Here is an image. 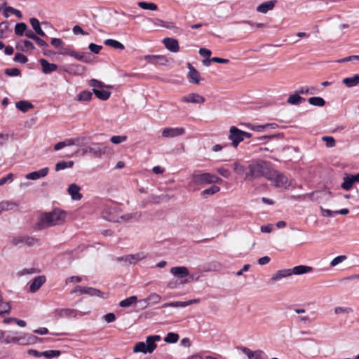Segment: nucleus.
I'll return each mask as SVG.
<instances>
[{
    "label": "nucleus",
    "instance_id": "2",
    "mask_svg": "<svg viewBox=\"0 0 359 359\" xmlns=\"http://www.w3.org/2000/svg\"><path fill=\"white\" fill-rule=\"evenodd\" d=\"M222 182V180L221 178L211 173L195 171L190 177L189 186L193 187L210 184H219Z\"/></svg>",
    "mask_w": 359,
    "mask_h": 359
},
{
    "label": "nucleus",
    "instance_id": "27",
    "mask_svg": "<svg viewBox=\"0 0 359 359\" xmlns=\"http://www.w3.org/2000/svg\"><path fill=\"white\" fill-rule=\"evenodd\" d=\"M304 101L305 99L300 96V94L297 93V90L295 93L290 95L287 100V102L292 105H299Z\"/></svg>",
    "mask_w": 359,
    "mask_h": 359
},
{
    "label": "nucleus",
    "instance_id": "37",
    "mask_svg": "<svg viewBox=\"0 0 359 359\" xmlns=\"http://www.w3.org/2000/svg\"><path fill=\"white\" fill-rule=\"evenodd\" d=\"M94 94L98 99L103 101L107 100L111 95L110 92L105 90L103 88L100 90L94 89Z\"/></svg>",
    "mask_w": 359,
    "mask_h": 359
},
{
    "label": "nucleus",
    "instance_id": "64",
    "mask_svg": "<svg viewBox=\"0 0 359 359\" xmlns=\"http://www.w3.org/2000/svg\"><path fill=\"white\" fill-rule=\"evenodd\" d=\"M217 172L224 178H229L231 175L230 170L224 168H217Z\"/></svg>",
    "mask_w": 359,
    "mask_h": 359
},
{
    "label": "nucleus",
    "instance_id": "15",
    "mask_svg": "<svg viewBox=\"0 0 359 359\" xmlns=\"http://www.w3.org/2000/svg\"><path fill=\"white\" fill-rule=\"evenodd\" d=\"M181 102H187V103H195V104H202L204 103L205 100V98L198 94V93H190L186 96L181 97Z\"/></svg>",
    "mask_w": 359,
    "mask_h": 359
},
{
    "label": "nucleus",
    "instance_id": "47",
    "mask_svg": "<svg viewBox=\"0 0 359 359\" xmlns=\"http://www.w3.org/2000/svg\"><path fill=\"white\" fill-rule=\"evenodd\" d=\"M0 205L1 208V211H8L13 210L15 207L17 206V204L8 201H2L0 202Z\"/></svg>",
    "mask_w": 359,
    "mask_h": 359
},
{
    "label": "nucleus",
    "instance_id": "24",
    "mask_svg": "<svg viewBox=\"0 0 359 359\" xmlns=\"http://www.w3.org/2000/svg\"><path fill=\"white\" fill-rule=\"evenodd\" d=\"M291 275L292 272L290 271V269L279 270L272 276L270 279V282L271 283H274L278 280H280L282 278H287Z\"/></svg>",
    "mask_w": 359,
    "mask_h": 359
},
{
    "label": "nucleus",
    "instance_id": "40",
    "mask_svg": "<svg viewBox=\"0 0 359 359\" xmlns=\"http://www.w3.org/2000/svg\"><path fill=\"white\" fill-rule=\"evenodd\" d=\"M74 165V161H60V162H57L55 165V171H60V170H65L66 168H72V166Z\"/></svg>",
    "mask_w": 359,
    "mask_h": 359
},
{
    "label": "nucleus",
    "instance_id": "55",
    "mask_svg": "<svg viewBox=\"0 0 359 359\" xmlns=\"http://www.w3.org/2000/svg\"><path fill=\"white\" fill-rule=\"evenodd\" d=\"M126 135H114L110 138V141L115 144H120L127 140Z\"/></svg>",
    "mask_w": 359,
    "mask_h": 359
},
{
    "label": "nucleus",
    "instance_id": "26",
    "mask_svg": "<svg viewBox=\"0 0 359 359\" xmlns=\"http://www.w3.org/2000/svg\"><path fill=\"white\" fill-rule=\"evenodd\" d=\"M161 300V297L155 293H151L146 299H144L140 301V302L144 303V307H147L149 304H156L159 303Z\"/></svg>",
    "mask_w": 359,
    "mask_h": 359
},
{
    "label": "nucleus",
    "instance_id": "60",
    "mask_svg": "<svg viewBox=\"0 0 359 359\" xmlns=\"http://www.w3.org/2000/svg\"><path fill=\"white\" fill-rule=\"evenodd\" d=\"M39 273V271L36 268H29V269H24L18 272V275L20 276L26 275V274H33Z\"/></svg>",
    "mask_w": 359,
    "mask_h": 359
},
{
    "label": "nucleus",
    "instance_id": "57",
    "mask_svg": "<svg viewBox=\"0 0 359 359\" xmlns=\"http://www.w3.org/2000/svg\"><path fill=\"white\" fill-rule=\"evenodd\" d=\"M13 60L16 62H20L21 64H25L28 61V59L25 55H23L20 53H18L15 55Z\"/></svg>",
    "mask_w": 359,
    "mask_h": 359
},
{
    "label": "nucleus",
    "instance_id": "52",
    "mask_svg": "<svg viewBox=\"0 0 359 359\" xmlns=\"http://www.w3.org/2000/svg\"><path fill=\"white\" fill-rule=\"evenodd\" d=\"M282 137V135L280 133L276 134V135H263L258 137L256 140H254L253 141L255 142V144H260L262 141L265 140L266 139H274V138H280Z\"/></svg>",
    "mask_w": 359,
    "mask_h": 359
},
{
    "label": "nucleus",
    "instance_id": "25",
    "mask_svg": "<svg viewBox=\"0 0 359 359\" xmlns=\"http://www.w3.org/2000/svg\"><path fill=\"white\" fill-rule=\"evenodd\" d=\"M276 3V0L263 2L257 7V11L261 13H266L268 11L273 10Z\"/></svg>",
    "mask_w": 359,
    "mask_h": 359
},
{
    "label": "nucleus",
    "instance_id": "58",
    "mask_svg": "<svg viewBox=\"0 0 359 359\" xmlns=\"http://www.w3.org/2000/svg\"><path fill=\"white\" fill-rule=\"evenodd\" d=\"M353 311L350 307H341L338 306L334 309V313L337 315L341 314V313H352Z\"/></svg>",
    "mask_w": 359,
    "mask_h": 359
},
{
    "label": "nucleus",
    "instance_id": "21",
    "mask_svg": "<svg viewBox=\"0 0 359 359\" xmlns=\"http://www.w3.org/2000/svg\"><path fill=\"white\" fill-rule=\"evenodd\" d=\"M49 171L48 168H44L39 170L29 172L25 175V178L31 180H36L39 178L46 177Z\"/></svg>",
    "mask_w": 359,
    "mask_h": 359
},
{
    "label": "nucleus",
    "instance_id": "10",
    "mask_svg": "<svg viewBox=\"0 0 359 359\" xmlns=\"http://www.w3.org/2000/svg\"><path fill=\"white\" fill-rule=\"evenodd\" d=\"M109 148L102 144H94L91 146L87 147L84 149L85 153H90L93 156L100 157L102 155L105 154Z\"/></svg>",
    "mask_w": 359,
    "mask_h": 359
},
{
    "label": "nucleus",
    "instance_id": "62",
    "mask_svg": "<svg viewBox=\"0 0 359 359\" xmlns=\"http://www.w3.org/2000/svg\"><path fill=\"white\" fill-rule=\"evenodd\" d=\"M88 48L92 53L95 54H98L100 51L102 50V46L91 43L89 44Z\"/></svg>",
    "mask_w": 359,
    "mask_h": 359
},
{
    "label": "nucleus",
    "instance_id": "45",
    "mask_svg": "<svg viewBox=\"0 0 359 359\" xmlns=\"http://www.w3.org/2000/svg\"><path fill=\"white\" fill-rule=\"evenodd\" d=\"M220 190V188L218 186L213 185L203 191H201V195L203 197H207L210 195H213L217 192H219Z\"/></svg>",
    "mask_w": 359,
    "mask_h": 359
},
{
    "label": "nucleus",
    "instance_id": "4",
    "mask_svg": "<svg viewBox=\"0 0 359 359\" xmlns=\"http://www.w3.org/2000/svg\"><path fill=\"white\" fill-rule=\"evenodd\" d=\"M161 340L159 335H151L148 336L146 339V342L140 341L135 344L133 347L134 353H142L144 354L151 353L156 348V341Z\"/></svg>",
    "mask_w": 359,
    "mask_h": 359
},
{
    "label": "nucleus",
    "instance_id": "33",
    "mask_svg": "<svg viewBox=\"0 0 359 359\" xmlns=\"http://www.w3.org/2000/svg\"><path fill=\"white\" fill-rule=\"evenodd\" d=\"M354 183L352 175H346L343 178L341 187L344 190L348 191L352 188Z\"/></svg>",
    "mask_w": 359,
    "mask_h": 359
},
{
    "label": "nucleus",
    "instance_id": "19",
    "mask_svg": "<svg viewBox=\"0 0 359 359\" xmlns=\"http://www.w3.org/2000/svg\"><path fill=\"white\" fill-rule=\"evenodd\" d=\"M188 78L191 83L198 84L201 81L199 72L190 64H188Z\"/></svg>",
    "mask_w": 359,
    "mask_h": 359
},
{
    "label": "nucleus",
    "instance_id": "41",
    "mask_svg": "<svg viewBox=\"0 0 359 359\" xmlns=\"http://www.w3.org/2000/svg\"><path fill=\"white\" fill-rule=\"evenodd\" d=\"M89 85L90 87L93 88V92L94 93V89L95 90H100L102 89L105 87L103 83L101 81L97 80V79H91L89 81ZM106 88H111L112 86H107Z\"/></svg>",
    "mask_w": 359,
    "mask_h": 359
},
{
    "label": "nucleus",
    "instance_id": "23",
    "mask_svg": "<svg viewBox=\"0 0 359 359\" xmlns=\"http://www.w3.org/2000/svg\"><path fill=\"white\" fill-rule=\"evenodd\" d=\"M65 71L72 75H82L86 72V67L81 65L72 64L69 65L68 68Z\"/></svg>",
    "mask_w": 359,
    "mask_h": 359
},
{
    "label": "nucleus",
    "instance_id": "7",
    "mask_svg": "<svg viewBox=\"0 0 359 359\" xmlns=\"http://www.w3.org/2000/svg\"><path fill=\"white\" fill-rule=\"evenodd\" d=\"M102 217L112 222H121V214L116 207H106L102 212Z\"/></svg>",
    "mask_w": 359,
    "mask_h": 359
},
{
    "label": "nucleus",
    "instance_id": "14",
    "mask_svg": "<svg viewBox=\"0 0 359 359\" xmlns=\"http://www.w3.org/2000/svg\"><path fill=\"white\" fill-rule=\"evenodd\" d=\"M147 255L144 252H140L135 255H128L126 256L120 257L118 258V261H124L128 262L130 264H135L140 260L146 258Z\"/></svg>",
    "mask_w": 359,
    "mask_h": 359
},
{
    "label": "nucleus",
    "instance_id": "54",
    "mask_svg": "<svg viewBox=\"0 0 359 359\" xmlns=\"http://www.w3.org/2000/svg\"><path fill=\"white\" fill-rule=\"evenodd\" d=\"M186 303L185 302H172L165 303L161 306V308H167V307H185Z\"/></svg>",
    "mask_w": 359,
    "mask_h": 359
},
{
    "label": "nucleus",
    "instance_id": "20",
    "mask_svg": "<svg viewBox=\"0 0 359 359\" xmlns=\"http://www.w3.org/2000/svg\"><path fill=\"white\" fill-rule=\"evenodd\" d=\"M163 42L165 48L172 53H177L180 50L179 43L177 39L173 38H165Z\"/></svg>",
    "mask_w": 359,
    "mask_h": 359
},
{
    "label": "nucleus",
    "instance_id": "59",
    "mask_svg": "<svg viewBox=\"0 0 359 359\" xmlns=\"http://www.w3.org/2000/svg\"><path fill=\"white\" fill-rule=\"evenodd\" d=\"M4 72L9 76H18L20 75V70L18 68L6 69Z\"/></svg>",
    "mask_w": 359,
    "mask_h": 359
},
{
    "label": "nucleus",
    "instance_id": "43",
    "mask_svg": "<svg viewBox=\"0 0 359 359\" xmlns=\"http://www.w3.org/2000/svg\"><path fill=\"white\" fill-rule=\"evenodd\" d=\"M308 102L310 104L317 107H323L325 104V101L320 97H311Z\"/></svg>",
    "mask_w": 359,
    "mask_h": 359
},
{
    "label": "nucleus",
    "instance_id": "28",
    "mask_svg": "<svg viewBox=\"0 0 359 359\" xmlns=\"http://www.w3.org/2000/svg\"><path fill=\"white\" fill-rule=\"evenodd\" d=\"M144 60L147 62L153 65H164L165 62V57L161 55H146Z\"/></svg>",
    "mask_w": 359,
    "mask_h": 359
},
{
    "label": "nucleus",
    "instance_id": "46",
    "mask_svg": "<svg viewBox=\"0 0 359 359\" xmlns=\"http://www.w3.org/2000/svg\"><path fill=\"white\" fill-rule=\"evenodd\" d=\"M137 5L144 10L156 11L158 9L157 5L154 3L140 1L137 3Z\"/></svg>",
    "mask_w": 359,
    "mask_h": 359
},
{
    "label": "nucleus",
    "instance_id": "9",
    "mask_svg": "<svg viewBox=\"0 0 359 359\" xmlns=\"http://www.w3.org/2000/svg\"><path fill=\"white\" fill-rule=\"evenodd\" d=\"M79 293L80 294H86L90 296H97L103 297V293L98 289L90 287H83L81 285H76L72 293Z\"/></svg>",
    "mask_w": 359,
    "mask_h": 359
},
{
    "label": "nucleus",
    "instance_id": "11",
    "mask_svg": "<svg viewBox=\"0 0 359 359\" xmlns=\"http://www.w3.org/2000/svg\"><path fill=\"white\" fill-rule=\"evenodd\" d=\"M229 139L232 142L233 147L236 148L244 140L242 130L236 126H231L229 130Z\"/></svg>",
    "mask_w": 359,
    "mask_h": 359
},
{
    "label": "nucleus",
    "instance_id": "50",
    "mask_svg": "<svg viewBox=\"0 0 359 359\" xmlns=\"http://www.w3.org/2000/svg\"><path fill=\"white\" fill-rule=\"evenodd\" d=\"M61 354V351L59 350H48L42 352V356L47 358H51L53 357H58Z\"/></svg>",
    "mask_w": 359,
    "mask_h": 359
},
{
    "label": "nucleus",
    "instance_id": "39",
    "mask_svg": "<svg viewBox=\"0 0 359 359\" xmlns=\"http://www.w3.org/2000/svg\"><path fill=\"white\" fill-rule=\"evenodd\" d=\"M142 214L140 212H135L134 213H127L125 215H121V222L122 221H130L131 219L137 220L140 218Z\"/></svg>",
    "mask_w": 359,
    "mask_h": 359
},
{
    "label": "nucleus",
    "instance_id": "30",
    "mask_svg": "<svg viewBox=\"0 0 359 359\" xmlns=\"http://www.w3.org/2000/svg\"><path fill=\"white\" fill-rule=\"evenodd\" d=\"M342 83L348 88H352L359 83V74H355L353 76L347 77L343 79Z\"/></svg>",
    "mask_w": 359,
    "mask_h": 359
},
{
    "label": "nucleus",
    "instance_id": "49",
    "mask_svg": "<svg viewBox=\"0 0 359 359\" xmlns=\"http://www.w3.org/2000/svg\"><path fill=\"white\" fill-rule=\"evenodd\" d=\"M27 25L24 22L17 23L15 27V33L16 35L22 36L27 31Z\"/></svg>",
    "mask_w": 359,
    "mask_h": 359
},
{
    "label": "nucleus",
    "instance_id": "12",
    "mask_svg": "<svg viewBox=\"0 0 359 359\" xmlns=\"http://www.w3.org/2000/svg\"><path fill=\"white\" fill-rule=\"evenodd\" d=\"M248 359H267L266 353L262 350L252 351L248 347L242 346L240 348Z\"/></svg>",
    "mask_w": 359,
    "mask_h": 359
},
{
    "label": "nucleus",
    "instance_id": "42",
    "mask_svg": "<svg viewBox=\"0 0 359 359\" xmlns=\"http://www.w3.org/2000/svg\"><path fill=\"white\" fill-rule=\"evenodd\" d=\"M8 13H11L12 14H14L19 18H21L22 16V14L20 11L15 9L11 6H6L4 9V14L6 18H8V16H9Z\"/></svg>",
    "mask_w": 359,
    "mask_h": 359
},
{
    "label": "nucleus",
    "instance_id": "6",
    "mask_svg": "<svg viewBox=\"0 0 359 359\" xmlns=\"http://www.w3.org/2000/svg\"><path fill=\"white\" fill-rule=\"evenodd\" d=\"M266 178L271 181L276 187H283L287 182L286 176L273 169L267 170Z\"/></svg>",
    "mask_w": 359,
    "mask_h": 359
},
{
    "label": "nucleus",
    "instance_id": "3",
    "mask_svg": "<svg viewBox=\"0 0 359 359\" xmlns=\"http://www.w3.org/2000/svg\"><path fill=\"white\" fill-rule=\"evenodd\" d=\"M270 170L263 161L252 162L248 165V172H245L244 180L245 181H252L255 179L264 176L267 174V170Z\"/></svg>",
    "mask_w": 359,
    "mask_h": 359
},
{
    "label": "nucleus",
    "instance_id": "13",
    "mask_svg": "<svg viewBox=\"0 0 359 359\" xmlns=\"http://www.w3.org/2000/svg\"><path fill=\"white\" fill-rule=\"evenodd\" d=\"M185 130L182 127L178 128H165L162 130V136L166 138H172L182 135Z\"/></svg>",
    "mask_w": 359,
    "mask_h": 359
},
{
    "label": "nucleus",
    "instance_id": "32",
    "mask_svg": "<svg viewBox=\"0 0 359 359\" xmlns=\"http://www.w3.org/2000/svg\"><path fill=\"white\" fill-rule=\"evenodd\" d=\"M29 22L36 34H38L41 36H46L45 32L43 31V29H41V27L40 26L39 21L36 18H31L29 20Z\"/></svg>",
    "mask_w": 359,
    "mask_h": 359
},
{
    "label": "nucleus",
    "instance_id": "35",
    "mask_svg": "<svg viewBox=\"0 0 359 359\" xmlns=\"http://www.w3.org/2000/svg\"><path fill=\"white\" fill-rule=\"evenodd\" d=\"M72 57H73L75 59H76L79 61H81V62H87V63H89L91 62L90 56L86 55L85 53H83V52H76V51L74 50L73 55Z\"/></svg>",
    "mask_w": 359,
    "mask_h": 359
},
{
    "label": "nucleus",
    "instance_id": "51",
    "mask_svg": "<svg viewBox=\"0 0 359 359\" xmlns=\"http://www.w3.org/2000/svg\"><path fill=\"white\" fill-rule=\"evenodd\" d=\"M179 339L178 334L174 332H169L164 338V341L166 343H175Z\"/></svg>",
    "mask_w": 359,
    "mask_h": 359
},
{
    "label": "nucleus",
    "instance_id": "53",
    "mask_svg": "<svg viewBox=\"0 0 359 359\" xmlns=\"http://www.w3.org/2000/svg\"><path fill=\"white\" fill-rule=\"evenodd\" d=\"M233 171L238 175H243L245 172V167L238 162H235L233 164Z\"/></svg>",
    "mask_w": 359,
    "mask_h": 359
},
{
    "label": "nucleus",
    "instance_id": "44",
    "mask_svg": "<svg viewBox=\"0 0 359 359\" xmlns=\"http://www.w3.org/2000/svg\"><path fill=\"white\" fill-rule=\"evenodd\" d=\"M137 302L136 296H131L120 302L119 306L121 307H128Z\"/></svg>",
    "mask_w": 359,
    "mask_h": 359
},
{
    "label": "nucleus",
    "instance_id": "63",
    "mask_svg": "<svg viewBox=\"0 0 359 359\" xmlns=\"http://www.w3.org/2000/svg\"><path fill=\"white\" fill-rule=\"evenodd\" d=\"M323 140L326 142L327 147H333L335 145V140L332 137L324 136L323 137Z\"/></svg>",
    "mask_w": 359,
    "mask_h": 359
},
{
    "label": "nucleus",
    "instance_id": "5",
    "mask_svg": "<svg viewBox=\"0 0 359 359\" xmlns=\"http://www.w3.org/2000/svg\"><path fill=\"white\" fill-rule=\"evenodd\" d=\"M16 334H17V333H13V332L6 333V332L0 330V341L5 344H10V343L24 344L25 337H27V343L32 344V343H34L35 339H36V337L31 335V334H25V336L23 337H18Z\"/></svg>",
    "mask_w": 359,
    "mask_h": 359
},
{
    "label": "nucleus",
    "instance_id": "56",
    "mask_svg": "<svg viewBox=\"0 0 359 359\" xmlns=\"http://www.w3.org/2000/svg\"><path fill=\"white\" fill-rule=\"evenodd\" d=\"M347 259V257L346 255H339L334 258L331 262L330 266L334 267L338 265L340 263H342L344 261H345Z\"/></svg>",
    "mask_w": 359,
    "mask_h": 359
},
{
    "label": "nucleus",
    "instance_id": "18",
    "mask_svg": "<svg viewBox=\"0 0 359 359\" xmlns=\"http://www.w3.org/2000/svg\"><path fill=\"white\" fill-rule=\"evenodd\" d=\"M39 62L41 65V70L43 73L46 74H50L57 69V65L54 63H50L46 59L41 58L39 60Z\"/></svg>",
    "mask_w": 359,
    "mask_h": 359
},
{
    "label": "nucleus",
    "instance_id": "29",
    "mask_svg": "<svg viewBox=\"0 0 359 359\" xmlns=\"http://www.w3.org/2000/svg\"><path fill=\"white\" fill-rule=\"evenodd\" d=\"M15 107L17 109H18L20 111H21L23 113L27 112L29 109H32L34 108V105L26 100H20L15 103Z\"/></svg>",
    "mask_w": 359,
    "mask_h": 359
},
{
    "label": "nucleus",
    "instance_id": "48",
    "mask_svg": "<svg viewBox=\"0 0 359 359\" xmlns=\"http://www.w3.org/2000/svg\"><path fill=\"white\" fill-rule=\"evenodd\" d=\"M297 93L300 95L305 94H314L316 93V88L315 87H309V86H301L297 89Z\"/></svg>",
    "mask_w": 359,
    "mask_h": 359
},
{
    "label": "nucleus",
    "instance_id": "38",
    "mask_svg": "<svg viewBox=\"0 0 359 359\" xmlns=\"http://www.w3.org/2000/svg\"><path fill=\"white\" fill-rule=\"evenodd\" d=\"M92 93L88 90H83L77 95L76 100L80 102H88L92 99Z\"/></svg>",
    "mask_w": 359,
    "mask_h": 359
},
{
    "label": "nucleus",
    "instance_id": "17",
    "mask_svg": "<svg viewBox=\"0 0 359 359\" xmlns=\"http://www.w3.org/2000/svg\"><path fill=\"white\" fill-rule=\"evenodd\" d=\"M53 313L57 318L76 317V311L72 309H57Z\"/></svg>",
    "mask_w": 359,
    "mask_h": 359
},
{
    "label": "nucleus",
    "instance_id": "16",
    "mask_svg": "<svg viewBox=\"0 0 359 359\" xmlns=\"http://www.w3.org/2000/svg\"><path fill=\"white\" fill-rule=\"evenodd\" d=\"M81 187L75 183L69 185L67 192L73 201H80L83 195L80 193Z\"/></svg>",
    "mask_w": 359,
    "mask_h": 359
},
{
    "label": "nucleus",
    "instance_id": "34",
    "mask_svg": "<svg viewBox=\"0 0 359 359\" xmlns=\"http://www.w3.org/2000/svg\"><path fill=\"white\" fill-rule=\"evenodd\" d=\"M11 306L8 302L5 301L0 294V316L9 313Z\"/></svg>",
    "mask_w": 359,
    "mask_h": 359
},
{
    "label": "nucleus",
    "instance_id": "22",
    "mask_svg": "<svg viewBox=\"0 0 359 359\" xmlns=\"http://www.w3.org/2000/svg\"><path fill=\"white\" fill-rule=\"evenodd\" d=\"M46 278L44 276H39L34 278L29 285V290L31 292H36L46 282Z\"/></svg>",
    "mask_w": 359,
    "mask_h": 359
},
{
    "label": "nucleus",
    "instance_id": "31",
    "mask_svg": "<svg viewBox=\"0 0 359 359\" xmlns=\"http://www.w3.org/2000/svg\"><path fill=\"white\" fill-rule=\"evenodd\" d=\"M312 271V267L304 265H299L294 266L292 269H290L292 274L302 275L309 273Z\"/></svg>",
    "mask_w": 359,
    "mask_h": 359
},
{
    "label": "nucleus",
    "instance_id": "61",
    "mask_svg": "<svg viewBox=\"0 0 359 359\" xmlns=\"http://www.w3.org/2000/svg\"><path fill=\"white\" fill-rule=\"evenodd\" d=\"M22 42L24 44V47L20 48V50L22 51L34 50L35 48L33 43L29 41L24 40Z\"/></svg>",
    "mask_w": 359,
    "mask_h": 359
},
{
    "label": "nucleus",
    "instance_id": "1",
    "mask_svg": "<svg viewBox=\"0 0 359 359\" xmlns=\"http://www.w3.org/2000/svg\"><path fill=\"white\" fill-rule=\"evenodd\" d=\"M66 218V212L59 209H55L50 212L41 215L38 223L39 229H44L62 224Z\"/></svg>",
    "mask_w": 359,
    "mask_h": 359
},
{
    "label": "nucleus",
    "instance_id": "8",
    "mask_svg": "<svg viewBox=\"0 0 359 359\" xmlns=\"http://www.w3.org/2000/svg\"><path fill=\"white\" fill-rule=\"evenodd\" d=\"M170 273L180 279V284H186L189 282L186 278L189 276V271L186 266H175L170 269Z\"/></svg>",
    "mask_w": 359,
    "mask_h": 359
},
{
    "label": "nucleus",
    "instance_id": "36",
    "mask_svg": "<svg viewBox=\"0 0 359 359\" xmlns=\"http://www.w3.org/2000/svg\"><path fill=\"white\" fill-rule=\"evenodd\" d=\"M104 45L112 47L115 49L123 50L125 48V46L123 43L114 39H106L104 41Z\"/></svg>",
    "mask_w": 359,
    "mask_h": 359
}]
</instances>
